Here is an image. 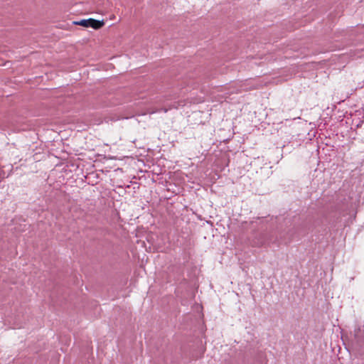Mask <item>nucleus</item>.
Instances as JSON below:
<instances>
[{
	"label": "nucleus",
	"instance_id": "nucleus-1",
	"mask_svg": "<svg viewBox=\"0 0 364 364\" xmlns=\"http://www.w3.org/2000/svg\"><path fill=\"white\" fill-rule=\"evenodd\" d=\"M73 24L82 26L86 28H92L94 29H100L104 25L105 22L103 21L95 20L94 18H88V19H82L78 21H74Z\"/></svg>",
	"mask_w": 364,
	"mask_h": 364
}]
</instances>
